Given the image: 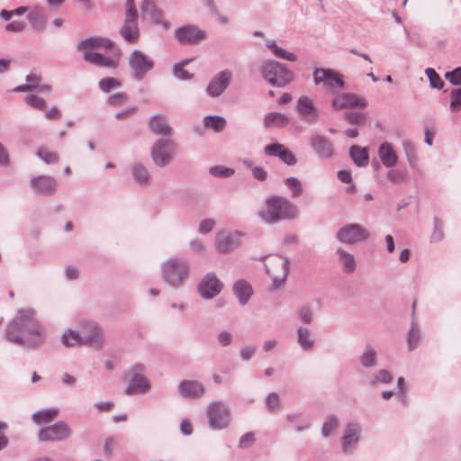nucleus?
I'll use <instances>...</instances> for the list:
<instances>
[{
	"label": "nucleus",
	"mask_w": 461,
	"mask_h": 461,
	"mask_svg": "<svg viewBox=\"0 0 461 461\" xmlns=\"http://www.w3.org/2000/svg\"><path fill=\"white\" fill-rule=\"evenodd\" d=\"M359 362L365 368L375 367L377 365V353L375 349L372 346L366 345L359 357Z\"/></svg>",
	"instance_id": "72a5a7b5"
},
{
	"label": "nucleus",
	"mask_w": 461,
	"mask_h": 461,
	"mask_svg": "<svg viewBox=\"0 0 461 461\" xmlns=\"http://www.w3.org/2000/svg\"><path fill=\"white\" fill-rule=\"evenodd\" d=\"M70 435V429L64 421H58L53 425L43 427L38 433L41 441H63L68 439Z\"/></svg>",
	"instance_id": "2eb2a0df"
},
{
	"label": "nucleus",
	"mask_w": 461,
	"mask_h": 461,
	"mask_svg": "<svg viewBox=\"0 0 461 461\" xmlns=\"http://www.w3.org/2000/svg\"><path fill=\"white\" fill-rule=\"evenodd\" d=\"M127 100L125 93H116L111 95L108 99V104L112 106H117Z\"/></svg>",
	"instance_id": "774afa93"
},
{
	"label": "nucleus",
	"mask_w": 461,
	"mask_h": 461,
	"mask_svg": "<svg viewBox=\"0 0 461 461\" xmlns=\"http://www.w3.org/2000/svg\"><path fill=\"white\" fill-rule=\"evenodd\" d=\"M125 7L126 12L124 22L138 23V12L135 6L134 0H126Z\"/></svg>",
	"instance_id": "3c124183"
},
{
	"label": "nucleus",
	"mask_w": 461,
	"mask_h": 461,
	"mask_svg": "<svg viewBox=\"0 0 461 461\" xmlns=\"http://www.w3.org/2000/svg\"><path fill=\"white\" fill-rule=\"evenodd\" d=\"M369 237L368 230L358 223H350L341 227L337 234L338 240L344 244H357L367 240Z\"/></svg>",
	"instance_id": "f8f14e48"
},
{
	"label": "nucleus",
	"mask_w": 461,
	"mask_h": 461,
	"mask_svg": "<svg viewBox=\"0 0 461 461\" xmlns=\"http://www.w3.org/2000/svg\"><path fill=\"white\" fill-rule=\"evenodd\" d=\"M255 434L253 432H247L240 438L239 447L244 449L249 448L255 443Z\"/></svg>",
	"instance_id": "e2e57ef3"
},
{
	"label": "nucleus",
	"mask_w": 461,
	"mask_h": 461,
	"mask_svg": "<svg viewBox=\"0 0 461 461\" xmlns=\"http://www.w3.org/2000/svg\"><path fill=\"white\" fill-rule=\"evenodd\" d=\"M264 151L267 156L278 157L288 166H294L297 162L294 154L285 145L277 142L266 146Z\"/></svg>",
	"instance_id": "5701e85b"
},
{
	"label": "nucleus",
	"mask_w": 461,
	"mask_h": 461,
	"mask_svg": "<svg viewBox=\"0 0 461 461\" xmlns=\"http://www.w3.org/2000/svg\"><path fill=\"white\" fill-rule=\"evenodd\" d=\"M366 116L363 113L349 112L345 114V120L351 124H363L366 122Z\"/></svg>",
	"instance_id": "4d7b16f0"
},
{
	"label": "nucleus",
	"mask_w": 461,
	"mask_h": 461,
	"mask_svg": "<svg viewBox=\"0 0 461 461\" xmlns=\"http://www.w3.org/2000/svg\"><path fill=\"white\" fill-rule=\"evenodd\" d=\"M289 259L280 255L270 256L266 263V270L272 278L274 289H278L285 283L289 272Z\"/></svg>",
	"instance_id": "39448f33"
},
{
	"label": "nucleus",
	"mask_w": 461,
	"mask_h": 461,
	"mask_svg": "<svg viewBox=\"0 0 461 461\" xmlns=\"http://www.w3.org/2000/svg\"><path fill=\"white\" fill-rule=\"evenodd\" d=\"M285 184L291 190L292 197H298L303 194V186L301 181L296 177H287Z\"/></svg>",
	"instance_id": "de8ad7c7"
},
{
	"label": "nucleus",
	"mask_w": 461,
	"mask_h": 461,
	"mask_svg": "<svg viewBox=\"0 0 461 461\" xmlns=\"http://www.w3.org/2000/svg\"><path fill=\"white\" fill-rule=\"evenodd\" d=\"M309 143L314 153L321 158H329L333 154L332 143L322 135H312Z\"/></svg>",
	"instance_id": "4be33fe9"
},
{
	"label": "nucleus",
	"mask_w": 461,
	"mask_h": 461,
	"mask_svg": "<svg viewBox=\"0 0 461 461\" xmlns=\"http://www.w3.org/2000/svg\"><path fill=\"white\" fill-rule=\"evenodd\" d=\"M174 35L183 45L197 44L206 38V33L203 30L192 24L178 27L175 30Z\"/></svg>",
	"instance_id": "dca6fc26"
},
{
	"label": "nucleus",
	"mask_w": 461,
	"mask_h": 461,
	"mask_svg": "<svg viewBox=\"0 0 461 461\" xmlns=\"http://www.w3.org/2000/svg\"><path fill=\"white\" fill-rule=\"evenodd\" d=\"M349 155L355 165L357 167H366L369 161V154L367 148H362L353 145L349 148Z\"/></svg>",
	"instance_id": "2f4dec72"
},
{
	"label": "nucleus",
	"mask_w": 461,
	"mask_h": 461,
	"mask_svg": "<svg viewBox=\"0 0 461 461\" xmlns=\"http://www.w3.org/2000/svg\"><path fill=\"white\" fill-rule=\"evenodd\" d=\"M58 416V410L57 409H47V410H41L37 412H35L32 419V420L37 423H49L52 421L56 417Z\"/></svg>",
	"instance_id": "79ce46f5"
},
{
	"label": "nucleus",
	"mask_w": 461,
	"mask_h": 461,
	"mask_svg": "<svg viewBox=\"0 0 461 461\" xmlns=\"http://www.w3.org/2000/svg\"><path fill=\"white\" fill-rule=\"evenodd\" d=\"M393 380L392 375L384 369L379 370L374 376V379L371 381L372 384H375V383H383V384H389Z\"/></svg>",
	"instance_id": "052dcab7"
},
{
	"label": "nucleus",
	"mask_w": 461,
	"mask_h": 461,
	"mask_svg": "<svg viewBox=\"0 0 461 461\" xmlns=\"http://www.w3.org/2000/svg\"><path fill=\"white\" fill-rule=\"evenodd\" d=\"M294 110L301 121L308 124L316 123L321 116V111L315 105L313 99L307 95H301L297 99Z\"/></svg>",
	"instance_id": "ddd939ff"
},
{
	"label": "nucleus",
	"mask_w": 461,
	"mask_h": 461,
	"mask_svg": "<svg viewBox=\"0 0 461 461\" xmlns=\"http://www.w3.org/2000/svg\"><path fill=\"white\" fill-rule=\"evenodd\" d=\"M176 151V144L173 140L159 139L153 144L150 156L156 166L163 167L173 160Z\"/></svg>",
	"instance_id": "1a4fd4ad"
},
{
	"label": "nucleus",
	"mask_w": 461,
	"mask_h": 461,
	"mask_svg": "<svg viewBox=\"0 0 461 461\" xmlns=\"http://www.w3.org/2000/svg\"><path fill=\"white\" fill-rule=\"evenodd\" d=\"M420 330L415 323H412L408 332V349L410 351L417 348L420 342Z\"/></svg>",
	"instance_id": "09e8293b"
},
{
	"label": "nucleus",
	"mask_w": 461,
	"mask_h": 461,
	"mask_svg": "<svg viewBox=\"0 0 461 461\" xmlns=\"http://www.w3.org/2000/svg\"><path fill=\"white\" fill-rule=\"evenodd\" d=\"M379 158L384 166L393 167L397 163V155L394 152L392 144L383 143L378 150Z\"/></svg>",
	"instance_id": "7c9ffc66"
},
{
	"label": "nucleus",
	"mask_w": 461,
	"mask_h": 461,
	"mask_svg": "<svg viewBox=\"0 0 461 461\" xmlns=\"http://www.w3.org/2000/svg\"><path fill=\"white\" fill-rule=\"evenodd\" d=\"M444 237L442 230V221L438 218H434V230L430 236V240L432 242L440 241Z\"/></svg>",
	"instance_id": "bf43d9fd"
},
{
	"label": "nucleus",
	"mask_w": 461,
	"mask_h": 461,
	"mask_svg": "<svg viewBox=\"0 0 461 461\" xmlns=\"http://www.w3.org/2000/svg\"><path fill=\"white\" fill-rule=\"evenodd\" d=\"M26 23L22 21H14L5 25V30L6 32H19L25 29Z\"/></svg>",
	"instance_id": "338daca9"
},
{
	"label": "nucleus",
	"mask_w": 461,
	"mask_h": 461,
	"mask_svg": "<svg viewBox=\"0 0 461 461\" xmlns=\"http://www.w3.org/2000/svg\"><path fill=\"white\" fill-rule=\"evenodd\" d=\"M267 46L272 50V53L278 59H285L288 61H295L297 57L294 53L289 52L286 50L279 47L275 41H268Z\"/></svg>",
	"instance_id": "37998d69"
},
{
	"label": "nucleus",
	"mask_w": 461,
	"mask_h": 461,
	"mask_svg": "<svg viewBox=\"0 0 461 461\" xmlns=\"http://www.w3.org/2000/svg\"><path fill=\"white\" fill-rule=\"evenodd\" d=\"M425 74L428 77L429 80V85L432 88L441 89L444 86V81L441 79V77L434 68H426Z\"/></svg>",
	"instance_id": "8fccbe9b"
},
{
	"label": "nucleus",
	"mask_w": 461,
	"mask_h": 461,
	"mask_svg": "<svg viewBox=\"0 0 461 461\" xmlns=\"http://www.w3.org/2000/svg\"><path fill=\"white\" fill-rule=\"evenodd\" d=\"M41 81V76L30 73L26 77V84L20 85L13 89L14 92H27L32 91L40 86V83Z\"/></svg>",
	"instance_id": "a19ab883"
},
{
	"label": "nucleus",
	"mask_w": 461,
	"mask_h": 461,
	"mask_svg": "<svg viewBox=\"0 0 461 461\" xmlns=\"http://www.w3.org/2000/svg\"><path fill=\"white\" fill-rule=\"evenodd\" d=\"M297 339L300 347L309 351L314 345V340L311 339V331L306 327H299L297 330Z\"/></svg>",
	"instance_id": "4c0bfd02"
},
{
	"label": "nucleus",
	"mask_w": 461,
	"mask_h": 461,
	"mask_svg": "<svg viewBox=\"0 0 461 461\" xmlns=\"http://www.w3.org/2000/svg\"><path fill=\"white\" fill-rule=\"evenodd\" d=\"M99 87L103 92H109L113 88H118L122 86L121 82L114 77L102 78L99 83Z\"/></svg>",
	"instance_id": "603ef678"
},
{
	"label": "nucleus",
	"mask_w": 461,
	"mask_h": 461,
	"mask_svg": "<svg viewBox=\"0 0 461 461\" xmlns=\"http://www.w3.org/2000/svg\"><path fill=\"white\" fill-rule=\"evenodd\" d=\"M37 156L46 164H56L59 162V155L46 147L38 149Z\"/></svg>",
	"instance_id": "c03bdc74"
},
{
	"label": "nucleus",
	"mask_w": 461,
	"mask_h": 461,
	"mask_svg": "<svg viewBox=\"0 0 461 461\" xmlns=\"http://www.w3.org/2000/svg\"><path fill=\"white\" fill-rule=\"evenodd\" d=\"M120 35L127 42H136L140 35L138 23L124 22L122 28L120 29Z\"/></svg>",
	"instance_id": "473e14b6"
},
{
	"label": "nucleus",
	"mask_w": 461,
	"mask_h": 461,
	"mask_svg": "<svg viewBox=\"0 0 461 461\" xmlns=\"http://www.w3.org/2000/svg\"><path fill=\"white\" fill-rule=\"evenodd\" d=\"M189 59L183 60L179 63H176L173 66V75L180 80H189L193 77V75L184 69V67L189 63Z\"/></svg>",
	"instance_id": "a18cd8bd"
},
{
	"label": "nucleus",
	"mask_w": 461,
	"mask_h": 461,
	"mask_svg": "<svg viewBox=\"0 0 461 461\" xmlns=\"http://www.w3.org/2000/svg\"><path fill=\"white\" fill-rule=\"evenodd\" d=\"M299 317L301 321L306 324L312 323L313 321V310L310 305L302 306L299 309Z\"/></svg>",
	"instance_id": "13d9d810"
},
{
	"label": "nucleus",
	"mask_w": 461,
	"mask_h": 461,
	"mask_svg": "<svg viewBox=\"0 0 461 461\" xmlns=\"http://www.w3.org/2000/svg\"><path fill=\"white\" fill-rule=\"evenodd\" d=\"M338 426H339L338 418L333 414L329 415L322 424V428H321L322 436L324 438L329 437L331 434V432L338 428Z\"/></svg>",
	"instance_id": "49530a36"
},
{
	"label": "nucleus",
	"mask_w": 461,
	"mask_h": 461,
	"mask_svg": "<svg viewBox=\"0 0 461 461\" xmlns=\"http://www.w3.org/2000/svg\"><path fill=\"white\" fill-rule=\"evenodd\" d=\"M77 50L84 53L88 51H95V50L104 48L111 49L113 47V41L106 38L101 37H89L80 41L77 43Z\"/></svg>",
	"instance_id": "b1692460"
},
{
	"label": "nucleus",
	"mask_w": 461,
	"mask_h": 461,
	"mask_svg": "<svg viewBox=\"0 0 461 461\" xmlns=\"http://www.w3.org/2000/svg\"><path fill=\"white\" fill-rule=\"evenodd\" d=\"M232 72L229 69L218 72L209 82L206 93L211 97H219L230 86Z\"/></svg>",
	"instance_id": "f3484780"
},
{
	"label": "nucleus",
	"mask_w": 461,
	"mask_h": 461,
	"mask_svg": "<svg viewBox=\"0 0 461 461\" xmlns=\"http://www.w3.org/2000/svg\"><path fill=\"white\" fill-rule=\"evenodd\" d=\"M80 335V330H74L68 329L61 337V343L67 348L83 346V339Z\"/></svg>",
	"instance_id": "c9c22d12"
},
{
	"label": "nucleus",
	"mask_w": 461,
	"mask_h": 461,
	"mask_svg": "<svg viewBox=\"0 0 461 461\" xmlns=\"http://www.w3.org/2000/svg\"><path fill=\"white\" fill-rule=\"evenodd\" d=\"M215 225V221L212 219H204L199 224V232L202 234H206L210 232Z\"/></svg>",
	"instance_id": "69168bd1"
},
{
	"label": "nucleus",
	"mask_w": 461,
	"mask_h": 461,
	"mask_svg": "<svg viewBox=\"0 0 461 461\" xmlns=\"http://www.w3.org/2000/svg\"><path fill=\"white\" fill-rule=\"evenodd\" d=\"M222 286L214 273H208L201 280L198 293L203 299H212L221 292Z\"/></svg>",
	"instance_id": "6ab92c4d"
},
{
	"label": "nucleus",
	"mask_w": 461,
	"mask_h": 461,
	"mask_svg": "<svg viewBox=\"0 0 461 461\" xmlns=\"http://www.w3.org/2000/svg\"><path fill=\"white\" fill-rule=\"evenodd\" d=\"M451 102H450V110L452 112H456L461 108V87L453 88L450 91Z\"/></svg>",
	"instance_id": "6e6d98bb"
},
{
	"label": "nucleus",
	"mask_w": 461,
	"mask_h": 461,
	"mask_svg": "<svg viewBox=\"0 0 461 461\" xmlns=\"http://www.w3.org/2000/svg\"><path fill=\"white\" fill-rule=\"evenodd\" d=\"M146 366L142 364H135L130 370V381L125 393L131 394H145L150 390V384L145 377Z\"/></svg>",
	"instance_id": "9d476101"
},
{
	"label": "nucleus",
	"mask_w": 461,
	"mask_h": 461,
	"mask_svg": "<svg viewBox=\"0 0 461 461\" xmlns=\"http://www.w3.org/2000/svg\"><path fill=\"white\" fill-rule=\"evenodd\" d=\"M83 58L86 61L100 67L108 68H116L118 67V60L106 57L96 51H88L83 54Z\"/></svg>",
	"instance_id": "a878e982"
},
{
	"label": "nucleus",
	"mask_w": 461,
	"mask_h": 461,
	"mask_svg": "<svg viewBox=\"0 0 461 461\" xmlns=\"http://www.w3.org/2000/svg\"><path fill=\"white\" fill-rule=\"evenodd\" d=\"M445 77L454 86L461 85V67L455 68L452 71H448L445 74Z\"/></svg>",
	"instance_id": "680f3d73"
},
{
	"label": "nucleus",
	"mask_w": 461,
	"mask_h": 461,
	"mask_svg": "<svg viewBox=\"0 0 461 461\" xmlns=\"http://www.w3.org/2000/svg\"><path fill=\"white\" fill-rule=\"evenodd\" d=\"M366 105V101L354 93H337L331 100V107L336 111L354 108L363 109Z\"/></svg>",
	"instance_id": "4468645a"
},
{
	"label": "nucleus",
	"mask_w": 461,
	"mask_h": 461,
	"mask_svg": "<svg viewBox=\"0 0 461 461\" xmlns=\"http://www.w3.org/2000/svg\"><path fill=\"white\" fill-rule=\"evenodd\" d=\"M149 130L161 136H168L171 133V129L167 122V119L163 115H154L149 120Z\"/></svg>",
	"instance_id": "c85d7f7f"
},
{
	"label": "nucleus",
	"mask_w": 461,
	"mask_h": 461,
	"mask_svg": "<svg viewBox=\"0 0 461 461\" xmlns=\"http://www.w3.org/2000/svg\"><path fill=\"white\" fill-rule=\"evenodd\" d=\"M312 77L316 86L321 85L325 90L330 93L345 86L343 76L331 68H317L313 70Z\"/></svg>",
	"instance_id": "6e6552de"
},
{
	"label": "nucleus",
	"mask_w": 461,
	"mask_h": 461,
	"mask_svg": "<svg viewBox=\"0 0 461 461\" xmlns=\"http://www.w3.org/2000/svg\"><path fill=\"white\" fill-rule=\"evenodd\" d=\"M210 174L217 177H230L235 171L233 168L225 167L223 166H214L210 167Z\"/></svg>",
	"instance_id": "5fc2aeb1"
},
{
	"label": "nucleus",
	"mask_w": 461,
	"mask_h": 461,
	"mask_svg": "<svg viewBox=\"0 0 461 461\" xmlns=\"http://www.w3.org/2000/svg\"><path fill=\"white\" fill-rule=\"evenodd\" d=\"M27 19L34 30H44L46 24V16L42 9H33L28 14Z\"/></svg>",
	"instance_id": "f704fd0d"
},
{
	"label": "nucleus",
	"mask_w": 461,
	"mask_h": 461,
	"mask_svg": "<svg viewBox=\"0 0 461 461\" xmlns=\"http://www.w3.org/2000/svg\"><path fill=\"white\" fill-rule=\"evenodd\" d=\"M131 172L134 180L140 185H148L149 182V173L146 167L140 163H135L131 167Z\"/></svg>",
	"instance_id": "58836bf2"
},
{
	"label": "nucleus",
	"mask_w": 461,
	"mask_h": 461,
	"mask_svg": "<svg viewBox=\"0 0 461 461\" xmlns=\"http://www.w3.org/2000/svg\"><path fill=\"white\" fill-rule=\"evenodd\" d=\"M361 427L358 423H348L343 432L341 447L344 454H352L360 439Z\"/></svg>",
	"instance_id": "412c9836"
},
{
	"label": "nucleus",
	"mask_w": 461,
	"mask_h": 461,
	"mask_svg": "<svg viewBox=\"0 0 461 461\" xmlns=\"http://www.w3.org/2000/svg\"><path fill=\"white\" fill-rule=\"evenodd\" d=\"M6 340L29 349H34L46 342L44 327L36 319L33 309H20L16 317L11 321L5 329Z\"/></svg>",
	"instance_id": "f257e3e1"
},
{
	"label": "nucleus",
	"mask_w": 461,
	"mask_h": 461,
	"mask_svg": "<svg viewBox=\"0 0 461 461\" xmlns=\"http://www.w3.org/2000/svg\"><path fill=\"white\" fill-rule=\"evenodd\" d=\"M232 292L237 297L240 305H245L253 294L251 285L244 279L236 281L232 286Z\"/></svg>",
	"instance_id": "bb28decb"
},
{
	"label": "nucleus",
	"mask_w": 461,
	"mask_h": 461,
	"mask_svg": "<svg viewBox=\"0 0 461 461\" xmlns=\"http://www.w3.org/2000/svg\"><path fill=\"white\" fill-rule=\"evenodd\" d=\"M263 122L266 128H285L290 123V118L279 112H271L265 114Z\"/></svg>",
	"instance_id": "c756f323"
},
{
	"label": "nucleus",
	"mask_w": 461,
	"mask_h": 461,
	"mask_svg": "<svg viewBox=\"0 0 461 461\" xmlns=\"http://www.w3.org/2000/svg\"><path fill=\"white\" fill-rule=\"evenodd\" d=\"M266 403L270 411H275L279 407V396L276 393H271L267 395Z\"/></svg>",
	"instance_id": "0e129e2a"
},
{
	"label": "nucleus",
	"mask_w": 461,
	"mask_h": 461,
	"mask_svg": "<svg viewBox=\"0 0 461 461\" xmlns=\"http://www.w3.org/2000/svg\"><path fill=\"white\" fill-rule=\"evenodd\" d=\"M298 216L296 205L285 197L271 195L266 198L265 207L258 212V217L266 224L291 221Z\"/></svg>",
	"instance_id": "f03ea898"
},
{
	"label": "nucleus",
	"mask_w": 461,
	"mask_h": 461,
	"mask_svg": "<svg viewBox=\"0 0 461 461\" xmlns=\"http://www.w3.org/2000/svg\"><path fill=\"white\" fill-rule=\"evenodd\" d=\"M140 10L143 15H148L154 23H158L162 18L161 11L150 0L143 1Z\"/></svg>",
	"instance_id": "e433bc0d"
},
{
	"label": "nucleus",
	"mask_w": 461,
	"mask_h": 461,
	"mask_svg": "<svg viewBox=\"0 0 461 461\" xmlns=\"http://www.w3.org/2000/svg\"><path fill=\"white\" fill-rule=\"evenodd\" d=\"M203 126L216 132H220L225 128L226 120L220 115H208L203 118Z\"/></svg>",
	"instance_id": "ea45409f"
},
{
	"label": "nucleus",
	"mask_w": 461,
	"mask_h": 461,
	"mask_svg": "<svg viewBox=\"0 0 461 461\" xmlns=\"http://www.w3.org/2000/svg\"><path fill=\"white\" fill-rule=\"evenodd\" d=\"M129 67L132 70L133 77L140 81L154 68V60L143 51L134 50L129 57Z\"/></svg>",
	"instance_id": "9b49d317"
},
{
	"label": "nucleus",
	"mask_w": 461,
	"mask_h": 461,
	"mask_svg": "<svg viewBox=\"0 0 461 461\" xmlns=\"http://www.w3.org/2000/svg\"><path fill=\"white\" fill-rule=\"evenodd\" d=\"M178 392L185 398H199L204 394L205 389L198 381L184 380L178 384Z\"/></svg>",
	"instance_id": "393cba45"
},
{
	"label": "nucleus",
	"mask_w": 461,
	"mask_h": 461,
	"mask_svg": "<svg viewBox=\"0 0 461 461\" xmlns=\"http://www.w3.org/2000/svg\"><path fill=\"white\" fill-rule=\"evenodd\" d=\"M31 186L38 194L51 196L57 191L58 182L51 176L41 175L31 179Z\"/></svg>",
	"instance_id": "aec40b11"
},
{
	"label": "nucleus",
	"mask_w": 461,
	"mask_h": 461,
	"mask_svg": "<svg viewBox=\"0 0 461 461\" xmlns=\"http://www.w3.org/2000/svg\"><path fill=\"white\" fill-rule=\"evenodd\" d=\"M261 76L271 86L283 87L291 83L294 79V74L285 65L275 61L267 60L260 68Z\"/></svg>",
	"instance_id": "20e7f679"
},
{
	"label": "nucleus",
	"mask_w": 461,
	"mask_h": 461,
	"mask_svg": "<svg viewBox=\"0 0 461 461\" xmlns=\"http://www.w3.org/2000/svg\"><path fill=\"white\" fill-rule=\"evenodd\" d=\"M79 330L83 339V346L100 350L104 345V330L94 321H83L79 323Z\"/></svg>",
	"instance_id": "0eeeda50"
},
{
	"label": "nucleus",
	"mask_w": 461,
	"mask_h": 461,
	"mask_svg": "<svg viewBox=\"0 0 461 461\" xmlns=\"http://www.w3.org/2000/svg\"><path fill=\"white\" fill-rule=\"evenodd\" d=\"M161 277L169 286L178 288L184 285L191 273V264L187 258L170 257L160 266Z\"/></svg>",
	"instance_id": "7ed1b4c3"
},
{
	"label": "nucleus",
	"mask_w": 461,
	"mask_h": 461,
	"mask_svg": "<svg viewBox=\"0 0 461 461\" xmlns=\"http://www.w3.org/2000/svg\"><path fill=\"white\" fill-rule=\"evenodd\" d=\"M336 254L338 257V262L339 263L344 273L351 274L356 270L357 262L354 255L342 248H338Z\"/></svg>",
	"instance_id": "cd10ccee"
},
{
	"label": "nucleus",
	"mask_w": 461,
	"mask_h": 461,
	"mask_svg": "<svg viewBox=\"0 0 461 461\" xmlns=\"http://www.w3.org/2000/svg\"><path fill=\"white\" fill-rule=\"evenodd\" d=\"M24 101L28 105L37 110H44L46 107L45 100L33 94L26 95Z\"/></svg>",
	"instance_id": "864d4df0"
},
{
	"label": "nucleus",
	"mask_w": 461,
	"mask_h": 461,
	"mask_svg": "<svg viewBox=\"0 0 461 461\" xmlns=\"http://www.w3.org/2000/svg\"><path fill=\"white\" fill-rule=\"evenodd\" d=\"M240 231H225L221 230L217 232L215 236V247L216 249L221 254H227L240 246L239 238L241 237Z\"/></svg>",
	"instance_id": "a211bd4d"
},
{
	"label": "nucleus",
	"mask_w": 461,
	"mask_h": 461,
	"mask_svg": "<svg viewBox=\"0 0 461 461\" xmlns=\"http://www.w3.org/2000/svg\"><path fill=\"white\" fill-rule=\"evenodd\" d=\"M209 425L213 429H226L231 420L230 410L228 405L220 401L211 402L206 408Z\"/></svg>",
	"instance_id": "423d86ee"
}]
</instances>
